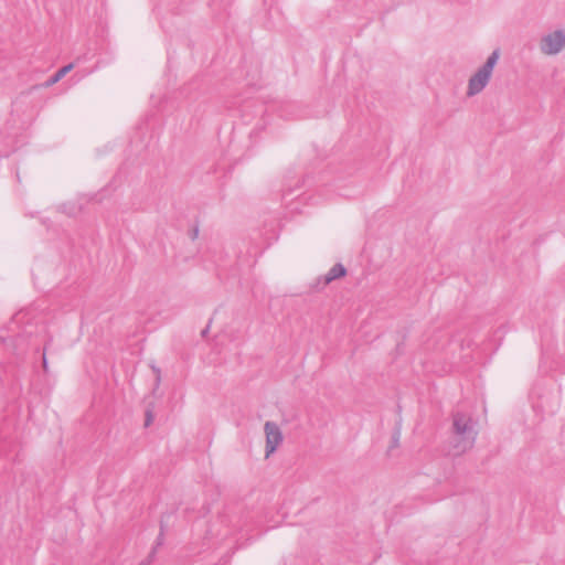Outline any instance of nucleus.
<instances>
[{
    "mask_svg": "<svg viewBox=\"0 0 565 565\" xmlns=\"http://www.w3.org/2000/svg\"><path fill=\"white\" fill-rule=\"evenodd\" d=\"M477 431L472 418L461 412L452 415V437L448 449L449 456H460L475 445Z\"/></svg>",
    "mask_w": 565,
    "mask_h": 565,
    "instance_id": "1",
    "label": "nucleus"
},
{
    "mask_svg": "<svg viewBox=\"0 0 565 565\" xmlns=\"http://www.w3.org/2000/svg\"><path fill=\"white\" fill-rule=\"evenodd\" d=\"M499 57L500 50H493L492 53L488 56L486 63L479 67L478 71L469 78L467 89L468 96H475L486 88L491 78L493 68L499 61Z\"/></svg>",
    "mask_w": 565,
    "mask_h": 565,
    "instance_id": "2",
    "label": "nucleus"
},
{
    "mask_svg": "<svg viewBox=\"0 0 565 565\" xmlns=\"http://www.w3.org/2000/svg\"><path fill=\"white\" fill-rule=\"evenodd\" d=\"M20 316H21L20 312L15 313L11 318L9 323H7L3 327L4 330H7L8 332H10L12 334H8L7 337L0 334V341L2 343H6L7 341H10L13 344V347H14L13 354L15 355V358L18 360L23 362L25 360L24 351L20 349V345L25 340V334L28 332L24 329L23 330L20 329Z\"/></svg>",
    "mask_w": 565,
    "mask_h": 565,
    "instance_id": "3",
    "label": "nucleus"
},
{
    "mask_svg": "<svg viewBox=\"0 0 565 565\" xmlns=\"http://www.w3.org/2000/svg\"><path fill=\"white\" fill-rule=\"evenodd\" d=\"M565 47V31L556 30L541 39L540 49L546 55H555Z\"/></svg>",
    "mask_w": 565,
    "mask_h": 565,
    "instance_id": "4",
    "label": "nucleus"
},
{
    "mask_svg": "<svg viewBox=\"0 0 565 565\" xmlns=\"http://www.w3.org/2000/svg\"><path fill=\"white\" fill-rule=\"evenodd\" d=\"M264 429L266 434L265 452L266 457H269L271 454L276 451L278 446L281 444L282 434L278 425L274 422H266Z\"/></svg>",
    "mask_w": 565,
    "mask_h": 565,
    "instance_id": "5",
    "label": "nucleus"
},
{
    "mask_svg": "<svg viewBox=\"0 0 565 565\" xmlns=\"http://www.w3.org/2000/svg\"><path fill=\"white\" fill-rule=\"evenodd\" d=\"M347 275V268L341 264H334L326 275L320 276L316 279L315 288L318 290L323 289L333 280L341 278Z\"/></svg>",
    "mask_w": 565,
    "mask_h": 565,
    "instance_id": "6",
    "label": "nucleus"
},
{
    "mask_svg": "<svg viewBox=\"0 0 565 565\" xmlns=\"http://www.w3.org/2000/svg\"><path fill=\"white\" fill-rule=\"evenodd\" d=\"M269 109L273 111H277L280 117H284L287 119L297 117V115L295 113L297 109V106L295 103H291V102H281L279 104H271L266 108V110H269Z\"/></svg>",
    "mask_w": 565,
    "mask_h": 565,
    "instance_id": "7",
    "label": "nucleus"
},
{
    "mask_svg": "<svg viewBox=\"0 0 565 565\" xmlns=\"http://www.w3.org/2000/svg\"><path fill=\"white\" fill-rule=\"evenodd\" d=\"M279 227V220L277 217H270L269 220H264V232L266 239L277 238V232Z\"/></svg>",
    "mask_w": 565,
    "mask_h": 565,
    "instance_id": "8",
    "label": "nucleus"
},
{
    "mask_svg": "<svg viewBox=\"0 0 565 565\" xmlns=\"http://www.w3.org/2000/svg\"><path fill=\"white\" fill-rule=\"evenodd\" d=\"M73 68V64H67L57 70L52 76H50L44 83V87H50L60 82L71 70Z\"/></svg>",
    "mask_w": 565,
    "mask_h": 565,
    "instance_id": "9",
    "label": "nucleus"
},
{
    "mask_svg": "<svg viewBox=\"0 0 565 565\" xmlns=\"http://www.w3.org/2000/svg\"><path fill=\"white\" fill-rule=\"evenodd\" d=\"M163 542H164V525H163V522L161 521L160 522V533L156 539V543H154L153 547H156V550H157L159 546H161L163 544Z\"/></svg>",
    "mask_w": 565,
    "mask_h": 565,
    "instance_id": "10",
    "label": "nucleus"
},
{
    "mask_svg": "<svg viewBox=\"0 0 565 565\" xmlns=\"http://www.w3.org/2000/svg\"><path fill=\"white\" fill-rule=\"evenodd\" d=\"M46 350H47V344H45L44 352L42 354V367H43V371L45 373L49 372V362H47V359H46Z\"/></svg>",
    "mask_w": 565,
    "mask_h": 565,
    "instance_id": "11",
    "label": "nucleus"
},
{
    "mask_svg": "<svg viewBox=\"0 0 565 565\" xmlns=\"http://www.w3.org/2000/svg\"><path fill=\"white\" fill-rule=\"evenodd\" d=\"M152 370L156 374V380H154V387L157 388L161 382V371L159 367L152 365Z\"/></svg>",
    "mask_w": 565,
    "mask_h": 565,
    "instance_id": "12",
    "label": "nucleus"
},
{
    "mask_svg": "<svg viewBox=\"0 0 565 565\" xmlns=\"http://www.w3.org/2000/svg\"><path fill=\"white\" fill-rule=\"evenodd\" d=\"M153 422V414L150 409L146 412L145 426L149 427Z\"/></svg>",
    "mask_w": 565,
    "mask_h": 565,
    "instance_id": "13",
    "label": "nucleus"
},
{
    "mask_svg": "<svg viewBox=\"0 0 565 565\" xmlns=\"http://www.w3.org/2000/svg\"><path fill=\"white\" fill-rule=\"evenodd\" d=\"M399 429H396L392 435V447H397L399 443Z\"/></svg>",
    "mask_w": 565,
    "mask_h": 565,
    "instance_id": "14",
    "label": "nucleus"
},
{
    "mask_svg": "<svg viewBox=\"0 0 565 565\" xmlns=\"http://www.w3.org/2000/svg\"><path fill=\"white\" fill-rule=\"evenodd\" d=\"M156 553H157V552H156V547H152V550H151V552L149 553V555H148L147 559H145V561L141 563V565H149V564L152 562V559L154 558Z\"/></svg>",
    "mask_w": 565,
    "mask_h": 565,
    "instance_id": "15",
    "label": "nucleus"
},
{
    "mask_svg": "<svg viewBox=\"0 0 565 565\" xmlns=\"http://www.w3.org/2000/svg\"><path fill=\"white\" fill-rule=\"evenodd\" d=\"M291 193H292V190H291V189H289L288 191L284 190V194H282L284 199H286L287 196H289Z\"/></svg>",
    "mask_w": 565,
    "mask_h": 565,
    "instance_id": "16",
    "label": "nucleus"
},
{
    "mask_svg": "<svg viewBox=\"0 0 565 565\" xmlns=\"http://www.w3.org/2000/svg\"><path fill=\"white\" fill-rule=\"evenodd\" d=\"M209 328H210V327H209V326H206V327L202 330V332H201L202 337H205V335L207 334V332H209Z\"/></svg>",
    "mask_w": 565,
    "mask_h": 565,
    "instance_id": "17",
    "label": "nucleus"
},
{
    "mask_svg": "<svg viewBox=\"0 0 565 565\" xmlns=\"http://www.w3.org/2000/svg\"><path fill=\"white\" fill-rule=\"evenodd\" d=\"M198 233H199V230H195V231H194L193 238L198 235Z\"/></svg>",
    "mask_w": 565,
    "mask_h": 565,
    "instance_id": "18",
    "label": "nucleus"
}]
</instances>
